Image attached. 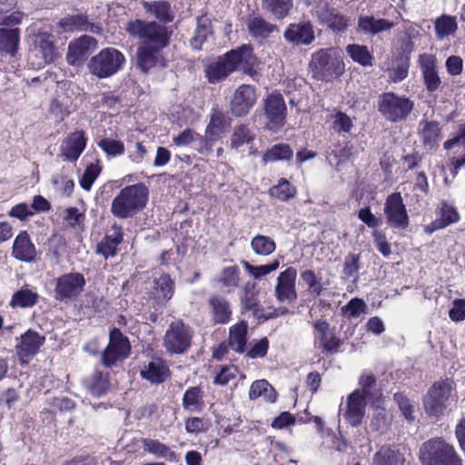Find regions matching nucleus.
Masks as SVG:
<instances>
[{"label":"nucleus","mask_w":465,"mask_h":465,"mask_svg":"<svg viewBox=\"0 0 465 465\" xmlns=\"http://www.w3.org/2000/svg\"><path fill=\"white\" fill-rule=\"evenodd\" d=\"M193 332L183 322H172L163 338V346L170 353H184L191 346Z\"/></svg>","instance_id":"6e6552de"},{"label":"nucleus","mask_w":465,"mask_h":465,"mask_svg":"<svg viewBox=\"0 0 465 465\" xmlns=\"http://www.w3.org/2000/svg\"><path fill=\"white\" fill-rule=\"evenodd\" d=\"M457 30L455 17L450 15H441L435 21V32L439 39H443Z\"/></svg>","instance_id":"13d9d810"},{"label":"nucleus","mask_w":465,"mask_h":465,"mask_svg":"<svg viewBox=\"0 0 465 465\" xmlns=\"http://www.w3.org/2000/svg\"><path fill=\"white\" fill-rule=\"evenodd\" d=\"M38 300V294L29 289H21L15 292L11 299L12 307L27 308L34 306Z\"/></svg>","instance_id":"5fc2aeb1"},{"label":"nucleus","mask_w":465,"mask_h":465,"mask_svg":"<svg viewBox=\"0 0 465 465\" xmlns=\"http://www.w3.org/2000/svg\"><path fill=\"white\" fill-rule=\"evenodd\" d=\"M165 46L148 45V44H140L136 51V66L143 73H148L151 69L156 67H164L165 60L162 50Z\"/></svg>","instance_id":"dca6fc26"},{"label":"nucleus","mask_w":465,"mask_h":465,"mask_svg":"<svg viewBox=\"0 0 465 465\" xmlns=\"http://www.w3.org/2000/svg\"><path fill=\"white\" fill-rule=\"evenodd\" d=\"M246 25L249 34L255 39H266L277 30L275 25L267 22L256 14H252L246 18Z\"/></svg>","instance_id":"c85d7f7f"},{"label":"nucleus","mask_w":465,"mask_h":465,"mask_svg":"<svg viewBox=\"0 0 465 465\" xmlns=\"http://www.w3.org/2000/svg\"><path fill=\"white\" fill-rule=\"evenodd\" d=\"M75 110L68 97L59 96L50 104V113L57 121H63Z\"/></svg>","instance_id":"8fccbe9b"},{"label":"nucleus","mask_w":465,"mask_h":465,"mask_svg":"<svg viewBox=\"0 0 465 465\" xmlns=\"http://www.w3.org/2000/svg\"><path fill=\"white\" fill-rule=\"evenodd\" d=\"M309 69L315 79L331 81L343 73L344 65L333 49H320L312 54Z\"/></svg>","instance_id":"39448f33"},{"label":"nucleus","mask_w":465,"mask_h":465,"mask_svg":"<svg viewBox=\"0 0 465 465\" xmlns=\"http://www.w3.org/2000/svg\"><path fill=\"white\" fill-rule=\"evenodd\" d=\"M242 265L247 271V272L252 275L254 279H261L263 276L268 275L269 273L276 271L280 266V262L278 260H274L271 263L264 265H252L246 261H242Z\"/></svg>","instance_id":"052dcab7"},{"label":"nucleus","mask_w":465,"mask_h":465,"mask_svg":"<svg viewBox=\"0 0 465 465\" xmlns=\"http://www.w3.org/2000/svg\"><path fill=\"white\" fill-rule=\"evenodd\" d=\"M97 146L101 148L108 157H116L124 154V145L120 140L112 138H102L97 142Z\"/></svg>","instance_id":"680f3d73"},{"label":"nucleus","mask_w":465,"mask_h":465,"mask_svg":"<svg viewBox=\"0 0 465 465\" xmlns=\"http://www.w3.org/2000/svg\"><path fill=\"white\" fill-rule=\"evenodd\" d=\"M19 45V29H0V51L15 55Z\"/></svg>","instance_id":"37998d69"},{"label":"nucleus","mask_w":465,"mask_h":465,"mask_svg":"<svg viewBox=\"0 0 465 465\" xmlns=\"http://www.w3.org/2000/svg\"><path fill=\"white\" fill-rule=\"evenodd\" d=\"M439 216L440 217L432 222L429 226L430 232L444 228L449 224L457 222L459 219V215L456 210L445 203L441 204Z\"/></svg>","instance_id":"c03bdc74"},{"label":"nucleus","mask_w":465,"mask_h":465,"mask_svg":"<svg viewBox=\"0 0 465 465\" xmlns=\"http://www.w3.org/2000/svg\"><path fill=\"white\" fill-rule=\"evenodd\" d=\"M456 400L454 382L450 380L433 383L423 397V406L430 416L442 415L450 401Z\"/></svg>","instance_id":"423d86ee"},{"label":"nucleus","mask_w":465,"mask_h":465,"mask_svg":"<svg viewBox=\"0 0 465 465\" xmlns=\"http://www.w3.org/2000/svg\"><path fill=\"white\" fill-rule=\"evenodd\" d=\"M212 321L215 324H225L231 320L232 310L230 302L223 297L214 295L209 300Z\"/></svg>","instance_id":"72a5a7b5"},{"label":"nucleus","mask_w":465,"mask_h":465,"mask_svg":"<svg viewBox=\"0 0 465 465\" xmlns=\"http://www.w3.org/2000/svg\"><path fill=\"white\" fill-rule=\"evenodd\" d=\"M394 26L393 22L383 18H376L372 15L360 16L358 20V29L364 35H378L389 31Z\"/></svg>","instance_id":"2f4dec72"},{"label":"nucleus","mask_w":465,"mask_h":465,"mask_svg":"<svg viewBox=\"0 0 465 465\" xmlns=\"http://www.w3.org/2000/svg\"><path fill=\"white\" fill-rule=\"evenodd\" d=\"M226 55L232 66L233 72L240 71L251 77L256 75L259 60L254 55L252 45H242L227 52Z\"/></svg>","instance_id":"9b49d317"},{"label":"nucleus","mask_w":465,"mask_h":465,"mask_svg":"<svg viewBox=\"0 0 465 465\" xmlns=\"http://www.w3.org/2000/svg\"><path fill=\"white\" fill-rule=\"evenodd\" d=\"M414 107V103L405 95L393 92L381 94L378 98V111L389 122L398 123L407 119Z\"/></svg>","instance_id":"0eeeda50"},{"label":"nucleus","mask_w":465,"mask_h":465,"mask_svg":"<svg viewBox=\"0 0 465 465\" xmlns=\"http://www.w3.org/2000/svg\"><path fill=\"white\" fill-rule=\"evenodd\" d=\"M422 465H462L454 448L441 438L424 442L420 450Z\"/></svg>","instance_id":"20e7f679"},{"label":"nucleus","mask_w":465,"mask_h":465,"mask_svg":"<svg viewBox=\"0 0 465 465\" xmlns=\"http://www.w3.org/2000/svg\"><path fill=\"white\" fill-rule=\"evenodd\" d=\"M56 56L54 47V36L47 32H40L34 36V48L31 50L30 59L38 58L33 62L38 67L51 64Z\"/></svg>","instance_id":"2eb2a0df"},{"label":"nucleus","mask_w":465,"mask_h":465,"mask_svg":"<svg viewBox=\"0 0 465 465\" xmlns=\"http://www.w3.org/2000/svg\"><path fill=\"white\" fill-rule=\"evenodd\" d=\"M283 37L292 45H309L315 40L313 26L309 22L289 25Z\"/></svg>","instance_id":"4be33fe9"},{"label":"nucleus","mask_w":465,"mask_h":465,"mask_svg":"<svg viewBox=\"0 0 465 465\" xmlns=\"http://www.w3.org/2000/svg\"><path fill=\"white\" fill-rule=\"evenodd\" d=\"M257 94L254 86L241 84L234 91L230 102L231 113L236 117L246 115L257 102Z\"/></svg>","instance_id":"4468645a"},{"label":"nucleus","mask_w":465,"mask_h":465,"mask_svg":"<svg viewBox=\"0 0 465 465\" xmlns=\"http://www.w3.org/2000/svg\"><path fill=\"white\" fill-rule=\"evenodd\" d=\"M359 385L360 389H358V391L362 392V397L374 396L377 390V382L375 376L368 371H365L361 373L360 379H359Z\"/></svg>","instance_id":"0e129e2a"},{"label":"nucleus","mask_w":465,"mask_h":465,"mask_svg":"<svg viewBox=\"0 0 465 465\" xmlns=\"http://www.w3.org/2000/svg\"><path fill=\"white\" fill-rule=\"evenodd\" d=\"M423 144L428 149H432L440 141V129L436 122L421 121L419 124Z\"/></svg>","instance_id":"a19ab883"},{"label":"nucleus","mask_w":465,"mask_h":465,"mask_svg":"<svg viewBox=\"0 0 465 465\" xmlns=\"http://www.w3.org/2000/svg\"><path fill=\"white\" fill-rule=\"evenodd\" d=\"M248 325L245 322H241L232 325L229 331L228 346L238 353L245 351L247 343Z\"/></svg>","instance_id":"58836bf2"},{"label":"nucleus","mask_w":465,"mask_h":465,"mask_svg":"<svg viewBox=\"0 0 465 465\" xmlns=\"http://www.w3.org/2000/svg\"><path fill=\"white\" fill-rule=\"evenodd\" d=\"M97 42L89 35H82L68 45L66 61L71 65H80L95 50Z\"/></svg>","instance_id":"a211bd4d"},{"label":"nucleus","mask_w":465,"mask_h":465,"mask_svg":"<svg viewBox=\"0 0 465 465\" xmlns=\"http://www.w3.org/2000/svg\"><path fill=\"white\" fill-rule=\"evenodd\" d=\"M270 194L282 202H286L294 197L296 194V188L285 178H282L276 185L270 189Z\"/></svg>","instance_id":"4d7b16f0"},{"label":"nucleus","mask_w":465,"mask_h":465,"mask_svg":"<svg viewBox=\"0 0 465 465\" xmlns=\"http://www.w3.org/2000/svg\"><path fill=\"white\" fill-rule=\"evenodd\" d=\"M252 252L260 256H268L276 249L275 242L269 236L257 234L251 241Z\"/></svg>","instance_id":"603ef678"},{"label":"nucleus","mask_w":465,"mask_h":465,"mask_svg":"<svg viewBox=\"0 0 465 465\" xmlns=\"http://www.w3.org/2000/svg\"><path fill=\"white\" fill-rule=\"evenodd\" d=\"M85 279L80 272H69L56 279L55 299L63 301L77 297L84 290Z\"/></svg>","instance_id":"ddd939ff"},{"label":"nucleus","mask_w":465,"mask_h":465,"mask_svg":"<svg viewBox=\"0 0 465 465\" xmlns=\"http://www.w3.org/2000/svg\"><path fill=\"white\" fill-rule=\"evenodd\" d=\"M346 51L354 62L363 66L372 64L373 57L365 45H349L346 47Z\"/></svg>","instance_id":"bf43d9fd"},{"label":"nucleus","mask_w":465,"mask_h":465,"mask_svg":"<svg viewBox=\"0 0 465 465\" xmlns=\"http://www.w3.org/2000/svg\"><path fill=\"white\" fill-rule=\"evenodd\" d=\"M100 173L101 167L99 164L91 163L88 165L80 179L81 187L85 191H90Z\"/></svg>","instance_id":"338daca9"},{"label":"nucleus","mask_w":465,"mask_h":465,"mask_svg":"<svg viewBox=\"0 0 465 465\" xmlns=\"http://www.w3.org/2000/svg\"><path fill=\"white\" fill-rule=\"evenodd\" d=\"M263 107L268 128L275 132L283 127L287 115L283 96L279 93H272L264 100Z\"/></svg>","instance_id":"f8f14e48"},{"label":"nucleus","mask_w":465,"mask_h":465,"mask_svg":"<svg viewBox=\"0 0 465 465\" xmlns=\"http://www.w3.org/2000/svg\"><path fill=\"white\" fill-rule=\"evenodd\" d=\"M366 405L367 401L361 391L351 392L347 398L346 411L343 414L346 421L352 427L359 426L365 415Z\"/></svg>","instance_id":"5701e85b"},{"label":"nucleus","mask_w":465,"mask_h":465,"mask_svg":"<svg viewBox=\"0 0 465 465\" xmlns=\"http://www.w3.org/2000/svg\"><path fill=\"white\" fill-rule=\"evenodd\" d=\"M391 422V418L388 415L385 408L381 406H375L373 409V413L370 422V428L381 433H383L387 430Z\"/></svg>","instance_id":"6e6d98bb"},{"label":"nucleus","mask_w":465,"mask_h":465,"mask_svg":"<svg viewBox=\"0 0 465 465\" xmlns=\"http://www.w3.org/2000/svg\"><path fill=\"white\" fill-rule=\"evenodd\" d=\"M296 277L297 270L293 267H288L278 275L274 294L279 302L291 303L297 300Z\"/></svg>","instance_id":"6ab92c4d"},{"label":"nucleus","mask_w":465,"mask_h":465,"mask_svg":"<svg viewBox=\"0 0 465 465\" xmlns=\"http://www.w3.org/2000/svg\"><path fill=\"white\" fill-rule=\"evenodd\" d=\"M218 282L227 292L235 290L240 282V270L238 266L224 267L221 272Z\"/></svg>","instance_id":"09e8293b"},{"label":"nucleus","mask_w":465,"mask_h":465,"mask_svg":"<svg viewBox=\"0 0 465 465\" xmlns=\"http://www.w3.org/2000/svg\"><path fill=\"white\" fill-rule=\"evenodd\" d=\"M169 375V369L161 359H153L141 370V376L152 383H162Z\"/></svg>","instance_id":"473e14b6"},{"label":"nucleus","mask_w":465,"mask_h":465,"mask_svg":"<svg viewBox=\"0 0 465 465\" xmlns=\"http://www.w3.org/2000/svg\"><path fill=\"white\" fill-rule=\"evenodd\" d=\"M12 255L18 261L30 262L36 256V249L26 232H21L15 239Z\"/></svg>","instance_id":"bb28decb"},{"label":"nucleus","mask_w":465,"mask_h":465,"mask_svg":"<svg viewBox=\"0 0 465 465\" xmlns=\"http://www.w3.org/2000/svg\"><path fill=\"white\" fill-rule=\"evenodd\" d=\"M384 214L387 224L395 229H406L409 216L401 193H392L384 203Z\"/></svg>","instance_id":"9d476101"},{"label":"nucleus","mask_w":465,"mask_h":465,"mask_svg":"<svg viewBox=\"0 0 465 465\" xmlns=\"http://www.w3.org/2000/svg\"><path fill=\"white\" fill-rule=\"evenodd\" d=\"M262 5L277 19H282L289 15L293 0H262Z\"/></svg>","instance_id":"864d4df0"},{"label":"nucleus","mask_w":465,"mask_h":465,"mask_svg":"<svg viewBox=\"0 0 465 465\" xmlns=\"http://www.w3.org/2000/svg\"><path fill=\"white\" fill-rule=\"evenodd\" d=\"M114 232L105 235L96 246V253L104 259L116 255L118 245L123 242V232L121 227L114 225Z\"/></svg>","instance_id":"7c9ffc66"},{"label":"nucleus","mask_w":465,"mask_h":465,"mask_svg":"<svg viewBox=\"0 0 465 465\" xmlns=\"http://www.w3.org/2000/svg\"><path fill=\"white\" fill-rule=\"evenodd\" d=\"M204 391L199 386L188 388L183 396L182 405L188 412H201L204 408Z\"/></svg>","instance_id":"e433bc0d"},{"label":"nucleus","mask_w":465,"mask_h":465,"mask_svg":"<svg viewBox=\"0 0 465 465\" xmlns=\"http://www.w3.org/2000/svg\"><path fill=\"white\" fill-rule=\"evenodd\" d=\"M204 140L203 136L195 133L192 129H185L177 136L173 138V142L177 146H187L192 143L200 141L199 152L203 154H208L211 151H207L204 147Z\"/></svg>","instance_id":"3c124183"},{"label":"nucleus","mask_w":465,"mask_h":465,"mask_svg":"<svg viewBox=\"0 0 465 465\" xmlns=\"http://www.w3.org/2000/svg\"><path fill=\"white\" fill-rule=\"evenodd\" d=\"M420 62L427 89L430 92L437 90L440 84V79L436 70L434 57L429 54H422L420 57Z\"/></svg>","instance_id":"f704fd0d"},{"label":"nucleus","mask_w":465,"mask_h":465,"mask_svg":"<svg viewBox=\"0 0 465 465\" xmlns=\"http://www.w3.org/2000/svg\"><path fill=\"white\" fill-rule=\"evenodd\" d=\"M360 255L350 253L344 258L341 279L357 283L359 281Z\"/></svg>","instance_id":"a18cd8bd"},{"label":"nucleus","mask_w":465,"mask_h":465,"mask_svg":"<svg viewBox=\"0 0 465 465\" xmlns=\"http://www.w3.org/2000/svg\"><path fill=\"white\" fill-rule=\"evenodd\" d=\"M124 29L130 36L140 40V44L162 46H167L169 44L170 33L166 26L154 21L131 20L125 25Z\"/></svg>","instance_id":"f03ea898"},{"label":"nucleus","mask_w":465,"mask_h":465,"mask_svg":"<svg viewBox=\"0 0 465 465\" xmlns=\"http://www.w3.org/2000/svg\"><path fill=\"white\" fill-rule=\"evenodd\" d=\"M126 63L124 54L116 48H103L87 64L89 73L98 79L109 78L121 71Z\"/></svg>","instance_id":"7ed1b4c3"},{"label":"nucleus","mask_w":465,"mask_h":465,"mask_svg":"<svg viewBox=\"0 0 465 465\" xmlns=\"http://www.w3.org/2000/svg\"><path fill=\"white\" fill-rule=\"evenodd\" d=\"M232 72V66L226 54L218 56L216 60L209 63L204 69L205 76L210 84L220 83Z\"/></svg>","instance_id":"a878e982"},{"label":"nucleus","mask_w":465,"mask_h":465,"mask_svg":"<svg viewBox=\"0 0 465 465\" xmlns=\"http://www.w3.org/2000/svg\"><path fill=\"white\" fill-rule=\"evenodd\" d=\"M353 126L351 118L345 113L338 112L333 115L331 128L339 134H349Z\"/></svg>","instance_id":"69168bd1"},{"label":"nucleus","mask_w":465,"mask_h":465,"mask_svg":"<svg viewBox=\"0 0 465 465\" xmlns=\"http://www.w3.org/2000/svg\"><path fill=\"white\" fill-rule=\"evenodd\" d=\"M365 302L359 298L351 299L345 306L341 308L344 315L348 318H358L366 311Z\"/></svg>","instance_id":"774afa93"},{"label":"nucleus","mask_w":465,"mask_h":465,"mask_svg":"<svg viewBox=\"0 0 465 465\" xmlns=\"http://www.w3.org/2000/svg\"><path fill=\"white\" fill-rule=\"evenodd\" d=\"M258 294L259 291L256 290V283L252 282H247L240 297L242 312L257 311L259 306Z\"/></svg>","instance_id":"79ce46f5"},{"label":"nucleus","mask_w":465,"mask_h":465,"mask_svg":"<svg viewBox=\"0 0 465 465\" xmlns=\"http://www.w3.org/2000/svg\"><path fill=\"white\" fill-rule=\"evenodd\" d=\"M405 457L399 447L383 446L373 456L372 465H404Z\"/></svg>","instance_id":"c9c22d12"},{"label":"nucleus","mask_w":465,"mask_h":465,"mask_svg":"<svg viewBox=\"0 0 465 465\" xmlns=\"http://www.w3.org/2000/svg\"><path fill=\"white\" fill-rule=\"evenodd\" d=\"M86 146V139L83 131L70 134L60 146L64 160L76 161Z\"/></svg>","instance_id":"393cba45"},{"label":"nucleus","mask_w":465,"mask_h":465,"mask_svg":"<svg viewBox=\"0 0 465 465\" xmlns=\"http://www.w3.org/2000/svg\"><path fill=\"white\" fill-rule=\"evenodd\" d=\"M84 384L93 396L100 397L109 390V373L95 371L84 381Z\"/></svg>","instance_id":"4c0bfd02"},{"label":"nucleus","mask_w":465,"mask_h":465,"mask_svg":"<svg viewBox=\"0 0 465 465\" xmlns=\"http://www.w3.org/2000/svg\"><path fill=\"white\" fill-rule=\"evenodd\" d=\"M318 18L323 25L334 33H342L351 25V20L340 10L328 5H320L317 9Z\"/></svg>","instance_id":"aec40b11"},{"label":"nucleus","mask_w":465,"mask_h":465,"mask_svg":"<svg viewBox=\"0 0 465 465\" xmlns=\"http://www.w3.org/2000/svg\"><path fill=\"white\" fill-rule=\"evenodd\" d=\"M293 155V151L289 144L277 143L268 149L263 156L262 162L264 163L290 160Z\"/></svg>","instance_id":"49530a36"},{"label":"nucleus","mask_w":465,"mask_h":465,"mask_svg":"<svg viewBox=\"0 0 465 465\" xmlns=\"http://www.w3.org/2000/svg\"><path fill=\"white\" fill-rule=\"evenodd\" d=\"M141 441L143 443L144 452H147L157 459H163L167 461H178L179 455L173 451L169 446L160 440L152 438H143Z\"/></svg>","instance_id":"c756f323"},{"label":"nucleus","mask_w":465,"mask_h":465,"mask_svg":"<svg viewBox=\"0 0 465 465\" xmlns=\"http://www.w3.org/2000/svg\"><path fill=\"white\" fill-rule=\"evenodd\" d=\"M60 26L64 31H90L92 33H98L100 28L87 20V17L83 15H69L63 18L59 22Z\"/></svg>","instance_id":"ea45409f"},{"label":"nucleus","mask_w":465,"mask_h":465,"mask_svg":"<svg viewBox=\"0 0 465 465\" xmlns=\"http://www.w3.org/2000/svg\"><path fill=\"white\" fill-rule=\"evenodd\" d=\"M143 6L147 13L153 15L161 22L167 23L173 20L171 7L167 2H143Z\"/></svg>","instance_id":"de8ad7c7"},{"label":"nucleus","mask_w":465,"mask_h":465,"mask_svg":"<svg viewBox=\"0 0 465 465\" xmlns=\"http://www.w3.org/2000/svg\"><path fill=\"white\" fill-rule=\"evenodd\" d=\"M313 327L315 347L322 349L323 352L329 354L337 353L342 341L330 329V324L324 320H319L313 323Z\"/></svg>","instance_id":"f3484780"},{"label":"nucleus","mask_w":465,"mask_h":465,"mask_svg":"<svg viewBox=\"0 0 465 465\" xmlns=\"http://www.w3.org/2000/svg\"><path fill=\"white\" fill-rule=\"evenodd\" d=\"M253 137L251 134L250 129L247 125L240 124L234 127L231 136L230 145L232 148L237 149L238 147L249 143Z\"/></svg>","instance_id":"e2e57ef3"},{"label":"nucleus","mask_w":465,"mask_h":465,"mask_svg":"<svg viewBox=\"0 0 465 465\" xmlns=\"http://www.w3.org/2000/svg\"><path fill=\"white\" fill-rule=\"evenodd\" d=\"M231 124V118L218 107H213L210 113V122L205 129L204 147L211 151L212 143L215 141L221 133Z\"/></svg>","instance_id":"412c9836"},{"label":"nucleus","mask_w":465,"mask_h":465,"mask_svg":"<svg viewBox=\"0 0 465 465\" xmlns=\"http://www.w3.org/2000/svg\"><path fill=\"white\" fill-rule=\"evenodd\" d=\"M174 292V282L168 274H163L153 281L150 292L152 298L158 304H164L172 299Z\"/></svg>","instance_id":"cd10ccee"},{"label":"nucleus","mask_w":465,"mask_h":465,"mask_svg":"<svg viewBox=\"0 0 465 465\" xmlns=\"http://www.w3.org/2000/svg\"><path fill=\"white\" fill-rule=\"evenodd\" d=\"M148 194L147 186L142 183L126 186L113 200L111 213L121 219L133 217L146 205Z\"/></svg>","instance_id":"f257e3e1"},{"label":"nucleus","mask_w":465,"mask_h":465,"mask_svg":"<svg viewBox=\"0 0 465 465\" xmlns=\"http://www.w3.org/2000/svg\"><path fill=\"white\" fill-rule=\"evenodd\" d=\"M130 343L119 329L114 328L110 332L109 343L104 349L102 362L105 367L114 365L118 361H123L129 356Z\"/></svg>","instance_id":"1a4fd4ad"},{"label":"nucleus","mask_w":465,"mask_h":465,"mask_svg":"<svg viewBox=\"0 0 465 465\" xmlns=\"http://www.w3.org/2000/svg\"><path fill=\"white\" fill-rule=\"evenodd\" d=\"M45 338L31 330L20 337V342L16 345V352L22 361H27L35 355L39 348L44 344Z\"/></svg>","instance_id":"b1692460"}]
</instances>
